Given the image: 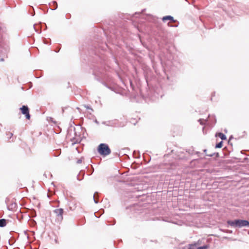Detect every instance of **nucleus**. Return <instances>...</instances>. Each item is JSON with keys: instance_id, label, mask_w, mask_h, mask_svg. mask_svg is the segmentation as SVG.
<instances>
[{"instance_id": "f257e3e1", "label": "nucleus", "mask_w": 249, "mask_h": 249, "mask_svg": "<svg viewBox=\"0 0 249 249\" xmlns=\"http://www.w3.org/2000/svg\"><path fill=\"white\" fill-rule=\"evenodd\" d=\"M228 223L231 226L234 227H242L244 226L249 227V222L245 220H235L233 221H228Z\"/></svg>"}, {"instance_id": "f03ea898", "label": "nucleus", "mask_w": 249, "mask_h": 249, "mask_svg": "<svg viewBox=\"0 0 249 249\" xmlns=\"http://www.w3.org/2000/svg\"><path fill=\"white\" fill-rule=\"evenodd\" d=\"M98 151L100 154L103 156L108 155L111 152V150L108 146L105 143H101L99 145Z\"/></svg>"}, {"instance_id": "7ed1b4c3", "label": "nucleus", "mask_w": 249, "mask_h": 249, "mask_svg": "<svg viewBox=\"0 0 249 249\" xmlns=\"http://www.w3.org/2000/svg\"><path fill=\"white\" fill-rule=\"evenodd\" d=\"M53 213L55 217V221L57 222H61L63 219V214L64 210L62 208L57 209L54 210Z\"/></svg>"}, {"instance_id": "20e7f679", "label": "nucleus", "mask_w": 249, "mask_h": 249, "mask_svg": "<svg viewBox=\"0 0 249 249\" xmlns=\"http://www.w3.org/2000/svg\"><path fill=\"white\" fill-rule=\"evenodd\" d=\"M20 110L22 114L25 115L27 119L30 120V115L29 114V109L27 106H23L20 108Z\"/></svg>"}, {"instance_id": "39448f33", "label": "nucleus", "mask_w": 249, "mask_h": 249, "mask_svg": "<svg viewBox=\"0 0 249 249\" xmlns=\"http://www.w3.org/2000/svg\"><path fill=\"white\" fill-rule=\"evenodd\" d=\"M167 20H171V21H172L173 22H175V20H174L173 17L171 16H167L163 17L162 18V20L163 21H166Z\"/></svg>"}, {"instance_id": "423d86ee", "label": "nucleus", "mask_w": 249, "mask_h": 249, "mask_svg": "<svg viewBox=\"0 0 249 249\" xmlns=\"http://www.w3.org/2000/svg\"><path fill=\"white\" fill-rule=\"evenodd\" d=\"M7 224V221L5 219H0V227H3L5 226Z\"/></svg>"}, {"instance_id": "0eeeda50", "label": "nucleus", "mask_w": 249, "mask_h": 249, "mask_svg": "<svg viewBox=\"0 0 249 249\" xmlns=\"http://www.w3.org/2000/svg\"><path fill=\"white\" fill-rule=\"evenodd\" d=\"M198 244L196 243L194 244H190L188 249H196Z\"/></svg>"}, {"instance_id": "6e6552de", "label": "nucleus", "mask_w": 249, "mask_h": 249, "mask_svg": "<svg viewBox=\"0 0 249 249\" xmlns=\"http://www.w3.org/2000/svg\"><path fill=\"white\" fill-rule=\"evenodd\" d=\"M216 136L219 137L220 138H221L223 140L226 139V136L222 133H218V134H216Z\"/></svg>"}, {"instance_id": "1a4fd4ad", "label": "nucleus", "mask_w": 249, "mask_h": 249, "mask_svg": "<svg viewBox=\"0 0 249 249\" xmlns=\"http://www.w3.org/2000/svg\"><path fill=\"white\" fill-rule=\"evenodd\" d=\"M6 138L8 140H9L12 137L13 134L12 132L8 131V132H6Z\"/></svg>"}, {"instance_id": "9d476101", "label": "nucleus", "mask_w": 249, "mask_h": 249, "mask_svg": "<svg viewBox=\"0 0 249 249\" xmlns=\"http://www.w3.org/2000/svg\"><path fill=\"white\" fill-rule=\"evenodd\" d=\"M223 146V142L221 141L216 145V148H221Z\"/></svg>"}, {"instance_id": "9b49d317", "label": "nucleus", "mask_w": 249, "mask_h": 249, "mask_svg": "<svg viewBox=\"0 0 249 249\" xmlns=\"http://www.w3.org/2000/svg\"><path fill=\"white\" fill-rule=\"evenodd\" d=\"M209 248V246L208 245H205L202 247H197L196 249H208Z\"/></svg>"}]
</instances>
